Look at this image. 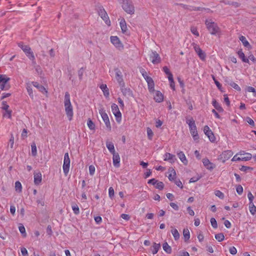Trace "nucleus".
<instances>
[{
    "label": "nucleus",
    "instance_id": "obj_1",
    "mask_svg": "<svg viewBox=\"0 0 256 256\" xmlns=\"http://www.w3.org/2000/svg\"><path fill=\"white\" fill-rule=\"evenodd\" d=\"M122 9L128 14H132L135 9L132 0H118Z\"/></svg>",
    "mask_w": 256,
    "mask_h": 256
},
{
    "label": "nucleus",
    "instance_id": "obj_2",
    "mask_svg": "<svg viewBox=\"0 0 256 256\" xmlns=\"http://www.w3.org/2000/svg\"><path fill=\"white\" fill-rule=\"evenodd\" d=\"M64 107L66 114L68 120H70L73 116V109L70 101V95L68 92L65 93Z\"/></svg>",
    "mask_w": 256,
    "mask_h": 256
},
{
    "label": "nucleus",
    "instance_id": "obj_3",
    "mask_svg": "<svg viewBox=\"0 0 256 256\" xmlns=\"http://www.w3.org/2000/svg\"><path fill=\"white\" fill-rule=\"evenodd\" d=\"M205 24L206 28L211 34L216 35L219 34L220 32V28L218 24L213 22L212 20H206Z\"/></svg>",
    "mask_w": 256,
    "mask_h": 256
},
{
    "label": "nucleus",
    "instance_id": "obj_4",
    "mask_svg": "<svg viewBox=\"0 0 256 256\" xmlns=\"http://www.w3.org/2000/svg\"><path fill=\"white\" fill-rule=\"evenodd\" d=\"M186 123L188 125L190 132L194 140H198L199 136L197 131L195 122L192 118L186 120Z\"/></svg>",
    "mask_w": 256,
    "mask_h": 256
},
{
    "label": "nucleus",
    "instance_id": "obj_5",
    "mask_svg": "<svg viewBox=\"0 0 256 256\" xmlns=\"http://www.w3.org/2000/svg\"><path fill=\"white\" fill-rule=\"evenodd\" d=\"M98 15L105 22L106 24L108 26H110V21L106 11L104 10V8L102 6H99L98 8Z\"/></svg>",
    "mask_w": 256,
    "mask_h": 256
},
{
    "label": "nucleus",
    "instance_id": "obj_6",
    "mask_svg": "<svg viewBox=\"0 0 256 256\" xmlns=\"http://www.w3.org/2000/svg\"><path fill=\"white\" fill-rule=\"evenodd\" d=\"M18 46L22 50L30 59L32 60L35 59L34 53L31 51V48L28 46L24 45L23 44L20 43L18 44Z\"/></svg>",
    "mask_w": 256,
    "mask_h": 256
},
{
    "label": "nucleus",
    "instance_id": "obj_7",
    "mask_svg": "<svg viewBox=\"0 0 256 256\" xmlns=\"http://www.w3.org/2000/svg\"><path fill=\"white\" fill-rule=\"evenodd\" d=\"M70 166V159L68 152H66L64 156V160L63 164V170L64 175L66 176L68 173Z\"/></svg>",
    "mask_w": 256,
    "mask_h": 256
},
{
    "label": "nucleus",
    "instance_id": "obj_8",
    "mask_svg": "<svg viewBox=\"0 0 256 256\" xmlns=\"http://www.w3.org/2000/svg\"><path fill=\"white\" fill-rule=\"evenodd\" d=\"M111 108L112 112L116 117V122L120 123L122 119V114L119 110L118 105L116 104H112Z\"/></svg>",
    "mask_w": 256,
    "mask_h": 256
},
{
    "label": "nucleus",
    "instance_id": "obj_9",
    "mask_svg": "<svg viewBox=\"0 0 256 256\" xmlns=\"http://www.w3.org/2000/svg\"><path fill=\"white\" fill-rule=\"evenodd\" d=\"M100 114L102 118L105 123V124L108 131H110L112 128L108 114L105 112L103 110H100Z\"/></svg>",
    "mask_w": 256,
    "mask_h": 256
},
{
    "label": "nucleus",
    "instance_id": "obj_10",
    "mask_svg": "<svg viewBox=\"0 0 256 256\" xmlns=\"http://www.w3.org/2000/svg\"><path fill=\"white\" fill-rule=\"evenodd\" d=\"M233 155V152L230 150H226L220 156L218 159L222 162L228 160Z\"/></svg>",
    "mask_w": 256,
    "mask_h": 256
},
{
    "label": "nucleus",
    "instance_id": "obj_11",
    "mask_svg": "<svg viewBox=\"0 0 256 256\" xmlns=\"http://www.w3.org/2000/svg\"><path fill=\"white\" fill-rule=\"evenodd\" d=\"M204 132L211 142H214L216 140V138L208 126H204Z\"/></svg>",
    "mask_w": 256,
    "mask_h": 256
},
{
    "label": "nucleus",
    "instance_id": "obj_12",
    "mask_svg": "<svg viewBox=\"0 0 256 256\" xmlns=\"http://www.w3.org/2000/svg\"><path fill=\"white\" fill-rule=\"evenodd\" d=\"M150 58L154 64H158L160 62L161 59L159 54L156 52H152L150 54Z\"/></svg>",
    "mask_w": 256,
    "mask_h": 256
},
{
    "label": "nucleus",
    "instance_id": "obj_13",
    "mask_svg": "<svg viewBox=\"0 0 256 256\" xmlns=\"http://www.w3.org/2000/svg\"><path fill=\"white\" fill-rule=\"evenodd\" d=\"M114 70L116 72V79L118 83L119 86L124 85V82L122 78V72L118 68H115Z\"/></svg>",
    "mask_w": 256,
    "mask_h": 256
},
{
    "label": "nucleus",
    "instance_id": "obj_14",
    "mask_svg": "<svg viewBox=\"0 0 256 256\" xmlns=\"http://www.w3.org/2000/svg\"><path fill=\"white\" fill-rule=\"evenodd\" d=\"M110 41L118 49L121 50L123 48V45L120 42L118 38L116 36H110Z\"/></svg>",
    "mask_w": 256,
    "mask_h": 256
},
{
    "label": "nucleus",
    "instance_id": "obj_15",
    "mask_svg": "<svg viewBox=\"0 0 256 256\" xmlns=\"http://www.w3.org/2000/svg\"><path fill=\"white\" fill-rule=\"evenodd\" d=\"M120 90L122 92L124 96H132V92L130 88H125V84L124 83V85H120Z\"/></svg>",
    "mask_w": 256,
    "mask_h": 256
},
{
    "label": "nucleus",
    "instance_id": "obj_16",
    "mask_svg": "<svg viewBox=\"0 0 256 256\" xmlns=\"http://www.w3.org/2000/svg\"><path fill=\"white\" fill-rule=\"evenodd\" d=\"M146 82L148 83V89L150 92H153L154 91V83L151 77H146Z\"/></svg>",
    "mask_w": 256,
    "mask_h": 256
},
{
    "label": "nucleus",
    "instance_id": "obj_17",
    "mask_svg": "<svg viewBox=\"0 0 256 256\" xmlns=\"http://www.w3.org/2000/svg\"><path fill=\"white\" fill-rule=\"evenodd\" d=\"M9 80V78H4L3 79L2 82L0 84V88L2 90H6L10 88V86L8 84V82Z\"/></svg>",
    "mask_w": 256,
    "mask_h": 256
},
{
    "label": "nucleus",
    "instance_id": "obj_18",
    "mask_svg": "<svg viewBox=\"0 0 256 256\" xmlns=\"http://www.w3.org/2000/svg\"><path fill=\"white\" fill-rule=\"evenodd\" d=\"M202 162L204 166L209 170H212L215 168V164L211 162L207 158H204Z\"/></svg>",
    "mask_w": 256,
    "mask_h": 256
},
{
    "label": "nucleus",
    "instance_id": "obj_19",
    "mask_svg": "<svg viewBox=\"0 0 256 256\" xmlns=\"http://www.w3.org/2000/svg\"><path fill=\"white\" fill-rule=\"evenodd\" d=\"M113 155V164L114 166L118 168L120 166V157L118 153L114 152L112 154Z\"/></svg>",
    "mask_w": 256,
    "mask_h": 256
},
{
    "label": "nucleus",
    "instance_id": "obj_20",
    "mask_svg": "<svg viewBox=\"0 0 256 256\" xmlns=\"http://www.w3.org/2000/svg\"><path fill=\"white\" fill-rule=\"evenodd\" d=\"M176 160L175 156L170 153L166 152L164 154V160L170 161V162H174Z\"/></svg>",
    "mask_w": 256,
    "mask_h": 256
},
{
    "label": "nucleus",
    "instance_id": "obj_21",
    "mask_svg": "<svg viewBox=\"0 0 256 256\" xmlns=\"http://www.w3.org/2000/svg\"><path fill=\"white\" fill-rule=\"evenodd\" d=\"M32 84L34 87L40 90V92L42 93L48 92L44 87L43 86L40 84L38 82H32Z\"/></svg>",
    "mask_w": 256,
    "mask_h": 256
},
{
    "label": "nucleus",
    "instance_id": "obj_22",
    "mask_svg": "<svg viewBox=\"0 0 256 256\" xmlns=\"http://www.w3.org/2000/svg\"><path fill=\"white\" fill-rule=\"evenodd\" d=\"M42 182V174L40 172L34 174V183L38 185Z\"/></svg>",
    "mask_w": 256,
    "mask_h": 256
},
{
    "label": "nucleus",
    "instance_id": "obj_23",
    "mask_svg": "<svg viewBox=\"0 0 256 256\" xmlns=\"http://www.w3.org/2000/svg\"><path fill=\"white\" fill-rule=\"evenodd\" d=\"M237 54L239 56V58L242 60V61L244 62L249 63V60L248 58H246L244 53L242 52V50L240 49L237 52Z\"/></svg>",
    "mask_w": 256,
    "mask_h": 256
},
{
    "label": "nucleus",
    "instance_id": "obj_24",
    "mask_svg": "<svg viewBox=\"0 0 256 256\" xmlns=\"http://www.w3.org/2000/svg\"><path fill=\"white\" fill-rule=\"evenodd\" d=\"M154 99L156 102H162L164 100L162 94L160 92L157 91L154 96Z\"/></svg>",
    "mask_w": 256,
    "mask_h": 256
},
{
    "label": "nucleus",
    "instance_id": "obj_25",
    "mask_svg": "<svg viewBox=\"0 0 256 256\" xmlns=\"http://www.w3.org/2000/svg\"><path fill=\"white\" fill-rule=\"evenodd\" d=\"M178 156L182 162L185 165L188 164V160H186L184 154L182 152H180L178 154Z\"/></svg>",
    "mask_w": 256,
    "mask_h": 256
},
{
    "label": "nucleus",
    "instance_id": "obj_26",
    "mask_svg": "<svg viewBox=\"0 0 256 256\" xmlns=\"http://www.w3.org/2000/svg\"><path fill=\"white\" fill-rule=\"evenodd\" d=\"M100 89L102 90L104 95L106 97H108L110 95L109 90L106 84H102L100 86Z\"/></svg>",
    "mask_w": 256,
    "mask_h": 256
},
{
    "label": "nucleus",
    "instance_id": "obj_27",
    "mask_svg": "<svg viewBox=\"0 0 256 256\" xmlns=\"http://www.w3.org/2000/svg\"><path fill=\"white\" fill-rule=\"evenodd\" d=\"M160 248V244H156V243L154 242V244L150 248L152 254H156L158 252Z\"/></svg>",
    "mask_w": 256,
    "mask_h": 256
},
{
    "label": "nucleus",
    "instance_id": "obj_28",
    "mask_svg": "<svg viewBox=\"0 0 256 256\" xmlns=\"http://www.w3.org/2000/svg\"><path fill=\"white\" fill-rule=\"evenodd\" d=\"M106 146L110 153L114 154L116 152L114 145L112 142L107 141L106 142Z\"/></svg>",
    "mask_w": 256,
    "mask_h": 256
},
{
    "label": "nucleus",
    "instance_id": "obj_29",
    "mask_svg": "<svg viewBox=\"0 0 256 256\" xmlns=\"http://www.w3.org/2000/svg\"><path fill=\"white\" fill-rule=\"evenodd\" d=\"M212 104L214 106V108L218 110L219 112H223L224 110L220 105L216 101V100H214L212 102Z\"/></svg>",
    "mask_w": 256,
    "mask_h": 256
},
{
    "label": "nucleus",
    "instance_id": "obj_30",
    "mask_svg": "<svg viewBox=\"0 0 256 256\" xmlns=\"http://www.w3.org/2000/svg\"><path fill=\"white\" fill-rule=\"evenodd\" d=\"M169 172H170L168 176V178L170 181H172L176 178V173L174 170L173 168H170Z\"/></svg>",
    "mask_w": 256,
    "mask_h": 256
},
{
    "label": "nucleus",
    "instance_id": "obj_31",
    "mask_svg": "<svg viewBox=\"0 0 256 256\" xmlns=\"http://www.w3.org/2000/svg\"><path fill=\"white\" fill-rule=\"evenodd\" d=\"M120 26L122 29V31L123 33L126 32L127 30V26L126 20L124 18H122L120 22Z\"/></svg>",
    "mask_w": 256,
    "mask_h": 256
},
{
    "label": "nucleus",
    "instance_id": "obj_32",
    "mask_svg": "<svg viewBox=\"0 0 256 256\" xmlns=\"http://www.w3.org/2000/svg\"><path fill=\"white\" fill-rule=\"evenodd\" d=\"M240 40L242 42L243 45L246 48H250L251 46L248 42L246 40V38L244 36H240Z\"/></svg>",
    "mask_w": 256,
    "mask_h": 256
},
{
    "label": "nucleus",
    "instance_id": "obj_33",
    "mask_svg": "<svg viewBox=\"0 0 256 256\" xmlns=\"http://www.w3.org/2000/svg\"><path fill=\"white\" fill-rule=\"evenodd\" d=\"M172 230H171V232L176 240H178L180 238V235L178 230L176 228H173L172 226H171Z\"/></svg>",
    "mask_w": 256,
    "mask_h": 256
},
{
    "label": "nucleus",
    "instance_id": "obj_34",
    "mask_svg": "<svg viewBox=\"0 0 256 256\" xmlns=\"http://www.w3.org/2000/svg\"><path fill=\"white\" fill-rule=\"evenodd\" d=\"M163 249L168 254H170L172 252V248L166 242L163 244Z\"/></svg>",
    "mask_w": 256,
    "mask_h": 256
},
{
    "label": "nucleus",
    "instance_id": "obj_35",
    "mask_svg": "<svg viewBox=\"0 0 256 256\" xmlns=\"http://www.w3.org/2000/svg\"><path fill=\"white\" fill-rule=\"evenodd\" d=\"M183 234L184 238V240L186 241L190 238V232L188 228H184L183 230Z\"/></svg>",
    "mask_w": 256,
    "mask_h": 256
},
{
    "label": "nucleus",
    "instance_id": "obj_36",
    "mask_svg": "<svg viewBox=\"0 0 256 256\" xmlns=\"http://www.w3.org/2000/svg\"><path fill=\"white\" fill-rule=\"evenodd\" d=\"M249 209L250 214L252 215H254L256 212V206L254 205V203L250 204Z\"/></svg>",
    "mask_w": 256,
    "mask_h": 256
},
{
    "label": "nucleus",
    "instance_id": "obj_37",
    "mask_svg": "<svg viewBox=\"0 0 256 256\" xmlns=\"http://www.w3.org/2000/svg\"><path fill=\"white\" fill-rule=\"evenodd\" d=\"M88 128L91 130H94L95 129V124L92 122L90 118H88L87 122Z\"/></svg>",
    "mask_w": 256,
    "mask_h": 256
},
{
    "label": "nucleus",
    "instance_id": "obj_38",
    "mask_svg": "<svg viewBox=\"0 0 256 256\" xmlns=\"http://www.w3.org/2000/svg\"><path fill=\"white\" fill-rule=\"evenodd\" d=\"M26 90L27 92L30 96L32 98H34V94L32 92V89L31 86L30 84H27L26 85Z\"/></svg>",
    "mask_w": 256,
    "mask_h": 256
},
{
    "label": "nucleus",
    "instance_id": "obj_39",
    "mask_svg": "<svg viewBox=\"0 0 256 256\" xmlns=\"http://www.w3.org/2000/svg\"><path fill=\"white\" fill-rule=\"evenodd\" d=\"M72 210L74 212V213L75 214H80L79 208L76 204H72Z\"/></svg>",
    "mask_w": 256,
    "mask_h": 256
},
{
    "label": "nucleus",
    "instance_id": "obj_40",
    "mask_svg": "<svg viewBox=\"0 0 256 256\" xmlns=\"http://www.w3.org/2000/svg\"><path fill=\"white\" fill-rule=\"evenodd\" d=\"M15 189L16 190L20 192H22V186L21 183L19 181L15 182Z\"/></svg>",
    "mask_w": 256,
    "mask_h": 256
},
{
    "label": "nucleus",
    "instance_id": "obj_41",
    "mask_svg": "<svg viewBox=\"0 0 256 256\" xmlns=\"http://www.w3.org/2000/svg\"><path fill=\"white\" fill-rule=\"evenodd\" d=\"M215 238L218 242L222 241L224 238V236L222 233H219L215 235Z\"/></svg>",
    "mask_w": 256,
    "mask_h": 256
},
{
    "label": "nucleus",
    "instance_id": "obj_42",
    "mask_svg": "<svg viewBox=\"0 0 256 256\" xmlns=\"http://www.w3.org/2000/svg\"><path fill=\"white\" fill-rule=\"evenodd\" d=\"M196 53L198 56L199 58L202 60H204L206 58V54L202 50V49L200 50L198 52H196Z\"/></svg>",
    "mask_w": 256,
    "mask_h": 256
},
{
    "label": "nucleus",
    "instance_id": "obj_43",
    "mask_svg": "<svg viewBox=\"0 0 256 256\" xmlns=\"http://www.w3.org/2000/svg\"><path fill=\"white\" fill-rule=\"evenodd\" d=\"M32 154L33 156H35L37 154L36 146L34 143H33L32 146Z\"/></svg>",
    "mask_w": 256,
    "mask_h": 256
},
{
    "label": "nucleus",
    "instance_id": "obj_44",
    "mask_svg": "<svg viewBox=\"0 0 256 256\" xmlns=\"http://www.w3.org/2000/svg\"><path fill=\"white\" fill-rule=\"evenodd\" d=\"M246 156H244V157L240 158V160L247 161V160H250L252 158V155L251 154L246 153Z\"/></svg>",
    "mask_w": 256,
    "mask_h": 256
},
{
    "label": "nucleus",
    "instance_id": "obj_45",
    "mask_svg": "<svg viewBox=\"0 0 256 256\" xmlns=\"http://www.w3.org/2000/svg\"><path fill=\"white\" fill-rule=\"evenodd\" d=\"M156 184V188L160 190H162L164 188V184L162 182L158 181Z\"/></svg>",
    "mask_w": 256,
    "mask_h": 256
},
{
    "label": "nucleus",
    "instance_id": "obj_46",
    "mask_svg": "<svg viewBox=\"0 0 256 256\" xmlns=\"http://www.w3.org/2000/svg\"><path fill=\"white\" fill-rule=\"evenodd\" d=\"M230 85L238 91L241 90V88H240V87L236 84L233 82H230Z\"/></svg>",
    "mask_w": 256,
    "mask_h": 256
},
{
    "label": "nucleus",
    "instance_id": "obj_47",
    "mask_svg": "<svg viewBox=\"0 0 256 256\" xmlns=\"http://www.w3.org/2000/svg\"><path fill=\"white\" fill-rule=\"evenodd\" d=\"M147 134H148V137L149 140H151L152 139V138L154 135V133L152 131V130L149 128H148L146 129Z\"/></svg>",
    "mask_w": 256,
    "mask_h": 256
},
{
    "label": "nucleus",
    "instance_id": "obj_48",
    "mask_svg": "<svg viewBox=\"0 0 256 256\" xmlns=\"http://www.w3.org/2000/svg\"><path fill=\"white\" fill-rule=\"evenodd\" d=\"M214 194L216 196H217L220 199H223L224 198V194L220 190H216L214 192Z\"/></svg>",
    "mask_w": 256,
    "mask_h": 256
},
{
    "label": "nucleus",
    "instance_id": "obj_49",
    "mask_svg": "<svg viewBox=\"0 0 256 256\" xmlns=\"http://www.w3.org/2000/svg\"><path fill=\"white\" fill-rule=\"evenodd\" d=\"M240 170L242 171V172H247L248 170H253V168H251V167H250V166H242L240 168Z\"/></svg>",
    "mask_w": 256,
    "mask_h": 256
},
{
    "label": "nucleus",
    "instance_id": "obj_50",
    "mask_svg": "<svg viewBox=\"0 0 256 256\" xmlns=\"http://www.w3.org/2000/svg\"><path fill=\"white\" fill-rule=\"evenodd\" d=\"M210 222L212 226L214 228H218L217 222L214 218H211Z\"/></svg>",
    "mask_w": 256,
    "mask_h": 256
},
{
    "label": "nucleus",
    "instance_id": "obj_51",
    "mask_svg": "<svg viewBox=\"0 0 256 256\" xmlns=\"http://www.w3.org/2000/svg\"><path fill=\"white\" fill-rule=\"evenodd\" d=\"M84 71V69L83 68H80L78 70V76L80 80H82Z\"/></svg>",
    "mask_w": 256,
    "mask_h": 256
},
{
    "label": "nucleus",
    "instance_id": "obj_52",
    "mask_svg": "<svg viewBox=\"0 0 256 256\" xmlns=\"http://www.w3.org/2000/svg\"><path fill=\"white\" fill-rule=\"evenodd\" d=\"M114 194V191L112 187H110L108 189V195L110 198H112Z\"/></svg>",
    "mask_w": 256,
    "mask_h": 256
},
{
    "label": "nucleus",
    "instance_id": "obj_53",
    "mask_svg": "<svg viewBox=\"0 0 256 256\" xmlns=\"http://www.w3.org/2000/svg\"><path fill=\"white\" fill-rule=\"evenodd\" d=\"M236 190L238 194H242L243 192V188L241 185H238L236 188Z\"/></svg>",
    "mask_w": 256,
    "mask_h": 256
},
{
    "label": "nucleus",
    "instance_id": "obj_54",
    "mask_svg": "<svg viewBox=\"0 0 256 256\" xmlns=\"http://www.w3.org/2000/svg\"><path fill=\"white\" fill-rule=\"evenodd\" d=\"M190 31L191 32L196 36H199V33L197 30V28L196 27L192 26L190 28Z\"/></svg>",
    "mask_w": 256,
    "mask_h": 256
},
{
    "label": "nucleus",
    "instance_id": "obj_55",
    "mask_svg": "<svg viewBox=\"0 0 256 256\" xmlns=\"http://www.w3.org/2000/svg\"><path fill=\"white\" fill-rule=\"evenodd\" d=\"M19 230L20 232V233L23 234L24 236L25 237L26 236L25 228L24 227V226L22 225L19 226Z\"/></svg>",
    "mask_w": 256,
    "mask_h": 256
},
{
    "label": "nucleus",
    "instance_id": "obj_56",
    "mask_svg": "<svg viewBox=\"0 0 256 256\" xmlns=\"http://www.w3.org/2000/svg\"><path fill=\"white\" fill-rule=\"evenodd\" d=\"M140 72L142 74V76H143L144 78L146 80V77H149L147 76L146 72L145 70L143 68H140Z\"/></svg>",
    "mask_w": 256,
    "mask_h": 256
},
{
    "label": "nucleus",
    "instance_id": "obj_57",
    "mask_svg": "<svg viewBox=\"0 0 256 256\" xmlns=\"http://www.w3.org/2000/svg\"><path fill=\"white\" fill-rule=\"evenodd\" d=\"M212 79L214 80V83L216 84V86H217L219 90H221V88H222L221 84L216 79L215 77L214 76H212Z\"/></svg>",
    "mask_w": 256,
    "mask_h": 256
},
{
    "label": "nucleus",
    "instance_id": "obj_58",
    "mask_svg": "<svg viewBox=\"0 0 256 256\" xmlns=\"http://www.w3.org/2000/svg\"><path fill=\"white\" fill-rule=\"evenodd\" d=\"M229 251L232 254H236L237 252V250L234 246L230 248Z\"/></svg>",
    "mask_w": 256,
    "mask_h": 256
},
{
    "label": "nucleus",
    "instance_id": "obj_59",
    "mask_svg": "<svg viewBox=\"0 0 256 256\" xmlns=\"http://www.w3.org/2000/svg\"><path fill=\"white\" fill-rule=\"evenodd\" d=\"M20 250L23 256H28V250L25 248H22Z\"/></svg>",
    "mask_w": 256,
    "mask_h": 256
},
{
    "label": "nucleus",
    "instance_id": "obj_60",
    "mask_svg": "<svg viewBox=\"0 0 256 256\" xmlns=\"http://www.w3.org/2000/svg\"><path fill=\"white\" fill-rule=\"evenodd\" d=\"M94 172H95V168H94V166H92V165H90L89 166L90 174L91 176H92L94 174Z\"/></svg>",
    "mask_w": 256,
    "mask_h": 256
},
{
    "label": "nucleus",
    "instance_id": "obj_61",
    "mask_svg": "<svg viewBox=\"0 0 256 256\" xmlns=\"http://www.w3.org/2000/svg\"><path fill=\"white\" fill-rule=\"evenodd\" d=\"M247 89L248 92H253L254 96H256V90L252 86H248Z\"/></svg>",
    "mask_w": 256,
    "mask_h": 256
},
{
    "label": "nucleus",
    "instance_id": "obj_62",
    "mask_svg": "<svg viewBox=\"0 0 256 256\" xmlns=\"http://www.w3.org/2000/svg\"><path fill=\"white\" fill-rule=\"evenodd\" d=\"M2 108L3 110H5L6 111H8V108H9V106L6 104V102H4V101L2 102Z\"/></svg>",
    "mask_w": 256,
    "mask_h": 256
},
{
    "label": "nucleus",
    "instance_id": "obj_63",
    "mask_svg": "<svg viewBox=\"0 0 256 256\" xmlns=\"http://www.w3.org/2000/svg\"><path fill=\"white\" fill-rule=\"evenodd\" d=\"M246 122L252 126H254V121L250 118L248 117L246 118Z\"/></svg>",
    "mask_w": 256,
    "mask_h": 256
},
{
    "label": "nucleus",
    "instance_id": "obj_64",
    "mask_svg": "<svg viewBox=\"0 0 256 256\" xmlns=\"http://www.w3.org/2000/svg\"><path fill=\"white\" fill-rule=\"evenodd\" d=\"M192 45L196 52H198V50L201 49L200 46L195 43H192Z\"/></svg>",
    "mask_w": 256,
    "mask_h": 256
}]
</instances>
